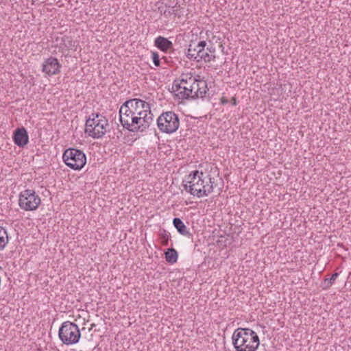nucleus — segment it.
I'll return each instance as SVG.
<instances>
[{
    "instance_id": "5",
    "label": "nucleus",
    "mask_w": 351,
    "mask_h": 351,
    "mask_svg": "<svg viewBox=\"0 0 351 351\" xmlns=\"http://www.w3.org/2000/svg\"><path fill=\"white\" fill-rule=\"evenodd\" d=\"M195 82V77L191 73H182L174 80L172 86L173 92L180 99H190L192 95L191 86Z\"/></svg>"
},
{
    "instance_id": "6",
    "label": "nucleus",
    "mask_w": 351,
    "mask_h": 351,
    "mask_svg": "<svg viewBox=\"0 0 351 351\" xmlns=\"http://www.w3.org/2000/svg\"><path fill=\"white\" fill-rule=\"evenodd\" d=\"M58 336L64 344L69 346L79 342L81 332L76 324L66 321L60 326L58 330Z\"/></svg>"
},
{
    "instance_id": "24",
    "label": "nucleus",
    "mask_w": 351,
    "mask_h": 351,
    "mask_svg": "<svg viewBox=\"0 0 351 351\" xmlns=\"http://www.w3.org/2000/svg\"><path fill=\"white\" fill-rule=\"evenodd\" d=\"M224 102L228 103V101H226V100L222 101V103H224Z\"/></svg>"
},
{
    "instance_id": "4",
    "label": "nucleus",
    "mask_w": 351,
    "mask_h": 351,
    "mask_svg": "<svg viewBox=\"0 0 351 351\" xmlns=\"http://www.w3.org/2000/svg\"><path fill=\"white\" fill-rule=\"evenodd\" d=\"M108 120L99 113H93L86 121L85 133L93 138H101L106 132Z\"/></svg>"
},
{
    "instance_id": "26",
    "label": "nucleus",
    "mask_w": 351,
    "mask_h": 351,
    "mask_svg": "<svg viewBox=\"0 0 351 351\" xmlns=\"http://www.w3.org/2000/svg\"><path fill=\"white\" fill-rule=\"evenodd\" d=\"M66 46L67 47V48H69L70 47H71V44L70 45V46H67V45H66Z\"/></svg>"
},
{
    "instance_id": "18",
    "label": "nucleus",
    "mask_w": 351,
    "mask_h": 351,
    "mask_svg": "<svg viewBox=\"0 0 351 351\" xmlns=\"http://www.w3.org/2000/svg\"><path fill=\"white\" fill-rule=\"evenodd\" d=\"M8 242V235L5 229L0 226V251L3 250Z\"/></svg>"
},
{
    "instance_id": "19",
    "label": "nucleus",
    "mask_w": 351,
    "mask_h": 351,
    "mask_svg": "<svg viewBox=\"0 0 351 351\" xmlns=\"http://www.w3.org/2000/svg\"><path fill=\"white\" fill-rule=\"evenodd\" d=\"M199 54V56H198L197 62L204 60V62H209L214 60L215 58V56L213 54H209L208 51H205V48L203 50H201Z\"/></svg>"
},
{
    "instance_id": "10",
    "label": "nucleus",
    "mask_w": 351,
    "mask_h": 351,
    "mask_svg": "<svg viewBox=\"0 0 351 351\" xmlns=\"http://www.w3.org/2000/svg\"><path fill=\"white\" fill-rule=\"evenodd\" d=\"M61 64L57 58L49 57L43 64V71L48 75H56L60 71Z\"/></svg>"
},
{
    "instance_id": "1",
    "label": "nucleus",
    "mask_w": 351,
    "mask_h": 351,
    "mask_svg": "<svg viewBox=\"0 0 351 351\" xmlns=\"http://www.w3.org/2000/svg\"><path fill=\"white\" fill-rule=\"evenodd\" d=\"M150 104L140 99L125 101L119 110V121L123 127L131 132H143L153 122Z\"/></svg>"
},
{
    "instance_id": "17",
    "label": "nucleus",
    "mask_w": 351,
    "mask_h": 351,
    "mask_svg": "<svg viewBox=\"0 0 351 351\" xmlns=\"http://www.w3.org/2000/svg\"><path fill=\"white\" fill-rule=\"evenodd\" d=\"M338 276L339 274L335 272L330 278H325L321 283V287L322 289L327 290L329 289L333 285Z\"/></svg>"
},
{
    "instance_id": "15",
    "label": "nucleus",
    "mask_w": 351,
    "mask_h": 351,
    "mask_svg": "<svg viewBox=\"0 0 351 351\" xmlns=\"http://www.w3.org/2000/svg\"><path fill=\"white\" fill-rule=\"evenodd\" d=\"M173 224L180 234L189 237L191 236V234L187 230L186 226L180 218L175 217L173 219Z\"/></svg>"
},
{
    "instance_id": "20",
    "label": "nucleus",
    "mask_w": 351,
    "mask_h": 351,
    "mask_svg": "<svg viewBox=\"0 0 351 351\" xmlns=\"http://www.w3.org/2000/svg\"><path fill=\"white\" fill-rule=\"evenodd\" d=\"M152 60H153L154 64L156 66H160V60L159 55L158 54L157 52H152Z\"/></svg>"
},
{
    "instance_id": "2",
    "label": "nucleus",
    "mask_w": 351,
    "mask_h": 351,
    "mask_svg": "<svg viewBox=\"0 0 351 351\" xmlns=\"http://www.w3.org/2000/svg\"><path fill=\"white\" fill-rule=\"evenodd\" d=\"M184 190L197 197L208 196L217 187L215 178L202 171L195 170L191 171L185 180Z\"/></svg>"
},
{
    "instance_id": "16",
    "label": "nucleus",
    "mask_w": 351,
    "mask_h": 351,
    "mask_svg": "<svg viewBox=\"0 0 351 351\" xmlns=\"http://www.w3.org/2000/svg\"><path fill=\"white\" fill-rule=\"evenodd\" d=\"M166 261L169 263L173 264L177 262L178 252L174 248H168L165 252Z\"/></svg>"
},
{
    "instance_id": "13",
    "label": "nucleus",
    "mask_w": 351,
    "mask_h": 351,
    "mask_svg": "<svg viewBox=\"0 0 351 351\" xmlns=\"http://www.w3.org/2000/svg\"><path fill=\"white\" fill-rule=\"evenodd\" d=\"M13 141L20 147H23L28 143L29 136L25 128H17L14 130Z\"/></svg>"
},
{
    "instance_id": "14",
    "label": "nucleus",
    "mask_w": 351,
    "mask_h": 351,
    "mask_svg": "<svg viewBox=\"0 0 351 351\" xmlns=\"http://www.w3.org/2000/svg\"><path fill=\"white\" fill-rule=\"evenodd\" d=\"M154 45L160 51L166 52L173 47V43L168 38L159 36L154 40Z\"/></svg>"
},
{
    "instance_id": "3",
    "label": "nucleus",
    "mask_w": 351,
    "mask_h": 351,
    "mask_svg": "<svg viewBox=\"0 0 351 351\" xmlns=\"http://www.w3.org/2000/svg\"><path fill=\"white\" fill-rule=\"evenodd\" d=\"M232 339L237 351H256L260 344L257 334L247 328L235 330Z\"/></svg>"
},
{
    "instance_id": "9",
    "label": "nucleus",
    "mask_w": 351,
    "mask_h": 351,
    "mask_svg": "<svg viewBox=\"0 0 351 351\" xmlns=\"http://www.w3.org/2000/svg\"><path fill=\"white\" fill-rule=\"evenodd\" d=\"M41 199L32 189H26L19 194V205L25 211L35 210L40 204Z\"/></svg>"
},
{
    "instance_id": "23",
    "label": "nucleus",
    "mask_w": 351,
    "mask_h": 351,
    "mask_svg": "<svg viewBox=\"0 0 351 351\" xmlns=\"http://www.w3.org/2000/svg\"><path fill=\"white\" fill-rule=\"evenodd\" d=\"M224 102L228 103V101H226V100L222 101V103H224Z\"/></svg>"
},
{
    "instance_id": "11",
    "label": "nucleus",
    "mask_w": 351,
    "mask_h": 351,
    "mask_svg": "<svg viewBox=\"0 0 351 351\" xmlns=\"http://www.w3.org/2000/svg\"><path fill=\"white\" fill-rule=\"evenodd\" d=\"M192 95L190 99H194L196 98H204L206 96L208 88L207 87V83L204 80H197L195 77V82L191 86Z\"/></svg>"
},
{
    "instance_id": "22",
    "label": "nucleus",
    "mask_w": 351,
    "mask_h": 351,
    "mask_svg": "<svg viewBox=\"0 0 351 351\" xmlns=\"http://www.w3.org/2000/svg\"><path fill=\"white\" fill-rule=\"evenodd\" d=\"M206 50H207V51H208L210 52V53H209V54H213V55H215V54H214V53H215V48H214V47H208Z\"/></svg>"
},
{
    "instance_id": "7",
    "label": "nucleus",
    "mask_w": 351,
    "mask_h": 351,
    "mask_svg": "<svg viewBox=\"0 0 351 351\" xmlns=\"http://www.w3.org/2000/svg\"><path fill=\"white\" fill-rule=\"evenodd\" d=\"M64 163L73 170L82 169L86 162V156L80 149L75 148L66 149L62 155Z\"/></svg>"
},
{
    "instance_id": "12",
    "label": "nucleus",
    "mask_w": 351,
    "mask_h": 351,
    "mask_svg": "<svg viewBox=\"0 0 351 351\" xmlns=\"http://www.w3.org/2000/svg\"><path fill=\"white\" fill-rule=\"evenodd\" d=\"M206 46V42L204 40L199 41L198 43L191 41L189 45L186 57L191 60L197 61L198 56H199V52L201 50H203Z\"/></svg>"
},
{
    "instance_id": "25",
    "label": "nucleus",
    "mask_w": 351,
    "mask_h": 351,
    "mask_svg": "<svg viewBox=\"0 0 351 351\" xmlns=\"http://www.w3.org/2000/svg\"><path fill=\"white\" fill-rule=\"evenodd\" d=\"M224 102L228 103V101H226V100L222 101V103H224Z\"/></svg>"
},
{
    "instance_id": "8",
    "label": "nucleus",
    "mask_w": 351,
    "mask_h": 351,
    "mask_svg": "<svg viewBox=\"0 0 351 351\" xmlns=\"http://www.w3.org/2000/svg\"><path fill=\"white\" fill-rule=\"evenodd\" d=\"M158 129L164 133L171 134L179 128L180 120L178 116L172 111L162 113L157 119Z\"/></svg>"
},
{
    "instance_id": "21",
    "label": "nucleus",
    "mask_w": 351,
    "mask_h": 351,
    "mask_svg": "<svg viewBox=\"0 0 351 351\" xmlns=\"http://www.w3.org/2000/svg\"><path fill=\"white\" fill-rule=\"evenodd\" d=\"M169 236L167 235L166 233L162 235V238L165 240V242H164L163 245H167L168 244V240H169Z\"/></svg>"
}]
</instances>
